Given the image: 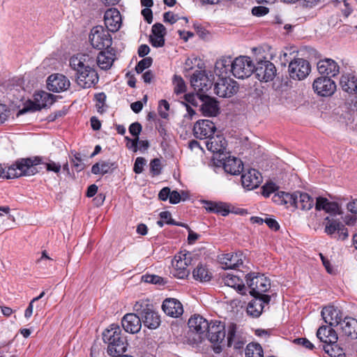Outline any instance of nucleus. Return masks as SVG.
<instances>
[{"instance_id":"1","label":"nucleus","mask_w":357,"mask_h":357,"mask_svg":"<svg viewBox=\"0 0 357 357\" xmlns=\"http://www.w3.org/2000/svg\"><path fill=\"white\" fill-rule=\"evenodd\" d=\"M94 65L95 59L87 54H77L70 59V66L75 71V81L80 87L89 89L98 82Z\"/></svg>"},{"instance_id":"2","label":"nucleus","mask_w":357,"mask_h":357,"mask_svg":"<svg viewBox=\"0 0 357 357\" xmlns=\"http://www.w3.org/2000/svg\"><path fill=\"white\" fill-rule=\"evenodd\" d=\"M102 339L108 344L107 352L113 357L124 354L127 350L128 342L118 325L112 324L102 333Z\"/></svg>"},{"instance_id":"3","label":"nucleus","mask_w":357,"mask_h":357,"mask_svg":"<svg viewBox=\"0 0 357 357\" xmlns=\"http://www.w3.org/2000/svg\"><path fill=\"white\" fill-rule=\"evenodd\" d=\"M41 162V158L36 157L32 158H22L10 166L5 176L7 178H15L22 176L34 175L37 172L36 165Z\"/></svg>"},{"instance_id":"4","label":"nucleus","mask_w":357,"mask_h":357,"mask_svg":"<svg viewBox=\"0 0 357 357\" xmlns=\"http://www.w3.org/2000/svg\"><path fill=\"white\" fill-rule=\"evenodd\" d=\"M134 310L140 315L142 324L150 329H155L160 324V316L154 310L153 305L148 300L136 302Z\"/></svg>"},{"instance_id":"5","label":"nucleus","mask_w":357,"mask_h":357,"mask_svg":"<svg viewBox=\"0 0 357 357\" xmlns=\"http://www.w3.org/2000/svg\"><path fill=\"white\" fill-rule=\"evenodd\" d=\"M227 333V326L220 321L210 323L207 330V337L212 344V349L215 354L222 352L225 347V339Z\"/></svg>"},{"instance_id":"6","label":"nucleus","mask_w":357,"mask_h":357,"mask_svg":"<svg viewBox=\"0 0 357 357\" xmlns=\"http://www.w3.org/2000/svg\"><path fill=\"white\" fill-rule=\"evenodd\" d=\"M246 283L250 289V294L253 297H259L265 295L271 288L270 280L263 274L250 273L246 275Z\"/></svg>"},{"instance_id":"7","label":"nucleus","mask_w":357,"mask_h":357,"mask_svg":"<svg viewBox=\"0 0 357 357\" xmlns=\"http://www.w3.org/2000/svg\"><path fill=\"white\" fill-rule=\"evenodd\" d=\"M190 332L195 335L192 337L194 344L201 343L207 337V330L210 323L199 314H194L188 322Z\"/></svg>"},{"instance_id":"8","label":"nucleus","mask_w":357,"mask_h":357,"mask_svg":"<svg viewBox=\"0 0 357 357\" xmlns=\"http://www.w3.org/2000/svg\"><path fill=\"white\" fill-rule=\"evenodd\" d=\"M109 32L108 29L100 25L93 27L89 37L92 47L100 50L110 47L112 38Z\"/></svg>"},{"instance_id":"9","label":"nucleus","mask_w":357,"mask_h":357,"mask_svg":"<svg viewBox=\"0 0 357 357\" xmlns=\"http://www.w3.org/2000/svg\"><path fill=\"white\" fill-rule=\"evenodd\" d=\"M254 68L255 65L249 56H240L231 61V73L237 79L249 77Z\"/></svg>"},{"instance_id":"10","label":"nucleus","mask_w":357,"mask_h":357,"mask_svg":"<svg viewBox=\"0 0 357 357\" xmlns=\"http://www.w3.org/2000/svg\"><path fill=\"white\" fill-rule=\"evenodd\" d=\"M226 335L227 347H233L235 350H241L243 348L246 339L243 331L236 324L228 323Z\"/></svg>"},{"instance_id":"11","label":"nucleus","mask_w":357,"mask_h":357,"mask_svg":"<svg viewBox=\"0 0 357 357\" xmlns=\"http://www.w3.org/2000/svg\"><path fill=\"white\" fill-rule=\"evenodd\" d=\"M238 89L237 82L229 77H219L214 84L215 93L222 98L231 97Z\"/></svg>"},{"instance_id":"12","label":"nucleus","mask_w":357,"mask_h":357,"mask_svg":"<svg viewBox=\"0 0 357 357\" xmlns=\"http://www.w3.org/2000/svg\"><path fill=\"white\" fill-rule=\"evenodd\" d=\"M310 70V63L301 58L295 59L289 65V76L294 79H305L309 75Z\"/></svg>"},{"instance_id":"13","label":"nucleus","mask_w":357,"mask_h":357,"mask_svg":"<svg viewBox=\"0 0 357 357\" xmlns=\"http://www.w3.org/2000/svg\"><path fill=\"white\" fill-rule=\"evenodd\" d=\"M256 77L261 82H269L273 79L276 73L274 64L267 60H260L255 66L254 72Z\"/></svg>"},{"instance_id":"14","label":"nucleus","mask_w":357,"mask_h":357,"mask_svg":"<svg viewBox=\"0 0 357 357\" xmlns=\"http://www.w3.org/2000/svg\"><path fill=\"white\" fill-rule=\"evenodd\" d=\"M190 84L195 91L205 93L212 86V81L204 70H196L190 77Z\"/></svg>"},{"instance_id":"15","label":"nucleus","mask_w":357,"mask_h":357,"mask_svg":"<svg viewBox=\"0 0 357 357\" xmlns=\"http://www.w3.org/2000/svg\"><path fill=\"white\" fill-rule=\"evenodd\" d=\"M70 86V82L69 79L62 74H52L47 79V89L54 93L66 91Z\"/></svg>"},{"instance_id":"16","label":"nucleus","mask_w":357,"mask_h":357,"mask_svg":"<svg viewBox=\"0 0 357 357\" xmlns=\"http://www.w3.org/2000/svg\"><path fill=\"white\" fill-rule=\"evenodd\" d=\"M313 89L321 96H329L335 91V83L328 77H318L314 81Z\"/></svg>"},{"instance_id":"17","label":"nucleus","mask_w":357,"mask_h":357,"mask_svg":"<svg viewBox=\"0 0 357 357\" xmlns=\"http://www.w3.org/2000/svg\"><path fill=\"white\" fill-rule=\"evenodd\" d=\"M216 130L214 123L209 120H199L193 128V133L196 138L208 139L214 135Z\"/></svg>"},{"instance_id":"18","label":"nucleus","mask_w":357,"mask_h":357,"mask_svg":"<svg viewBox=\"0 0 357 357\" xmlns=\"http://www.w3.org/2000/svg\"><path fill=\"white\" fill-rule=\"evenodd\" d=\"M262 182V176L255 169H249L241 176V183L248 190L257 188Z\"/></svg>"},{"instance_id":"19","label":"nucleus","mask_w":357,"mask_h":357,"mask_svg":"<svg viewBox=\"0 0 357 357\" xmlns=\"http://www.w3.org/2000/svg\"><path fill=\"white\" fill-rule=\"evenodd\" d=\"M137 312L128 313L121 319V325L123 329L130 333H138L142 328V319Z\"/></svg>"},{"instance_id":"20","label":"nucleus","mask_w":357,"mask_h":357,"mask_svg":"<svg viewBox=\"0 0 357 357\" xmlns=\"http://www.w3.org/2000/svg\"><path fill=\"white\" fill-rule=\"evenodd\" d=\"M104 22L106 29L111 32L117 31L121 25V16L116 8H109L105 13Z\"/></svg>"},{"instance_id":"21","label":"nucleus","mask_w":357,"mask_h":357,"mask_svg":"<svg viewBox=\"0 0 357 357\" xmlns=\"http://www.w3.org/2000/svg\"><path fill=\"white\" fill-rule=\"evenodd\" d=\"M255 299L251 301L247 307V312L253 317H258L261 314L264 307V304L268 305L271 301L268 295L254 297Z\"/></svg>"},{"instance_id":"22","label":"nucleus","mask_w":357,"mask_h":357,"mask_svg":"<svg viewBox=\"0 0 357 357\" xmlns=\"http://www.w3.org/2000/svg\"><path fill=\"white\" fill-rule=\"evenodd\" d=\"M164 312L172 317H178L183 313L181 303L176 298H166L162 305Z\"/></svg>"},{"instance_id":"23","label":"nucleus","mask_w":357,"mask_h":357,"mask_svg":"<svg viewBox=\"0 0 357 357\" xmlns=\"http://www.w3.org/2000/svg\"><path fill=\"white\" fill-rule=\"evenodd\" d=\"M317 70L321 75L326 77H335L340 72L338 64L331 59H325L317 63Z\"/></svg>"},{"instance_id":"24","label":"nucleus","mask_w":357,"mask_h":357,"mask_svg":"<svg viewBox=\"0 0 357 357\" xmlns=\"http://www.w3.org/2000/svg\"><path fill=\"white\" fill-rule=\"evenodd\" d=\"M200 100L202 101L201 111L204 116H215L219 112L218 102L208 96L200 95Z\"/></svg>"},{"instance_id":"25","label":"nucleus","mask_w":357,"mask_h":357,"mask_svg":"<svg viewBox=\"0 0 357 357\" xmlns=\"http://www.w3.org/2000/svg\"><path fill=\"white\" fill-rule=\"evenodd\" d=\"M321 314L324 321L331 326H337L342 321L340 310L333 306L324 307Z\"/></svg>"},{"instance_id":"26","label":"nucleus","mask_w":357,"mask_h":357,"mask_svg":"<svg viewBox=\"0 0 357 357\" xmlns=\"http://www.w3.org/2000/svg\"><path fill=\"white\" fill-rule=\"evenodd\" d=\"M221 264L224 269H236L243 264L241 253H227L220 258Z\"/></svg>"},{"instance_id":"27","label":"nucleus","mask_w":357,"mask_h":357,"mask_svg":"<svg viewBox=\"0 0 357 357\" xmlns=\"http://www.w3.org/2000/svg\"><path fill=\"white\" fill-rule=\"evenodd\" d=\"M206 146L213 153H222L226 150L227 142L222 135H212L206 141Z\"/></svg>"},{"instance_id":"28","label":"nucleus","mask_w":357,"mask_h":357,"mask_svg":"<svg viewBox=\"0 0 357 357\" xmlns=\"http://www.w3.org/2000/svg\"><path fill=\"white\" fill-rule=\"evenodd\" d=\"M297 191L294 193H288L283 191L278 192L273 197V201L278 204H284L289 206H295L298 204L296 201Z\"/></svg>"},{"instance_id":"29","label":"nucleus","mask_w":357,"mask_h":357,"mask_svg":"<svg viewBox=\"0 0 357 357\" xmlns=\"http://www.w3.org/2000/svg\"><path fill=\"white\" fill-rule=\"evenodd\" d=\"M342 333L351 339H357V319L345 317L340 324Z\"/></svg>"},{"instance_id":"30","label":"nucleus","mask_w":357,"mask_h":357,"mask_svg":"<svg viewBox=\"0 0 357 357\" xmlns=\"http://www.w3.org/2000/svg\"><path fill=\"white\" fill-rule=\"evenodd\" d=\"M340 84L343 91L349 93L357 94V77L355 75L352 73L342 75Z\"/></svg>"},{"instance_id":"31","label":"nucleus","mask_w":357,"mask_h":357,"mask_svg":"<svg viewBox=\"0 0 357 357\" xmlns=\"http://www.w3.org/2000/svg\"><path fill=\"white\" fill-rule=\"evenodd\" d=\"M317 337L325 344L328 343H335L338 339L335 330L326 326L319 327L317 332Z\"/></svg>"},{"instance_id":"32","label":"nucleus","mask_w":357,"mask_h":357,"mask_svg":"<svg viewBox=\"0 0 357 357\" xmlns=\"http://www.w3.org/2000/svg\"><path fill=\"white\" fill-rule=\"evenodd\" d=\"M223 169L227 173L236 175L243 171V165L240 159L229 157L223 162Z\"/></svg>"},{"instance_id":"33","label":"nucleus","mask_w":357,"mask_h":357,"mask_svg":"<svg viewBox=\"0 0 357 357\" xmlns=\"http://www.w3.org/2000/svg\"><path fill=\"white\" fill-rule=\"evenodd\" d=\"M223 281L225 285L236 289L239 294H245V284L239 276L228 273L223 277Z\"/></svg>"},{"instance_id":"34","label":"nucleus","mask_w":357,"mask_h":357,"mask_svg":"<svg viewBox=\"0 0 357 357\" xmlns=\"http://www.w3.org/2000/svg\"><path fill=\"white\" fill-rule=\"evenodd\" d=\"M34 100L40 109L52 105L55 102V96L42 91L34 94Z\"/></svg>"},{"instance_id":"35","label":"nucleus","mask_w":357,"mask_h":357,"mask_svg":"<svg viewBox=\"0 0 357 357\" xmlns=\"http://www.w3.org/2000/svg\"><path fill=\"white\" fill-rule=\"evenodd\" d=\"M204 204L205 209L208 212L220 213L223 216L229 213V206L226 203L204 201Z\"/></svg>"},{"instance_id":"36","label":"nucleus","mask_w":357,"mask_h":357,"mask_svg":"<svg viewBox=\"0 0 357 357\" xmlns=\"http://www.w3.org/2000/svg\"><path fill=\"white\" fill-rule=\"evenodd\" d=\"M296 201H298V204L295 205L294 208L303 211H308L314 206V199L306 192L297 191Z\"/></svg>"},{"instance_id":"37","label":"nucleus","mask_w":357,"mask_h":357,"mask_svg":"<svg viewBox=\"0 0 357 357\" xmlns=\"http://www.w3.org/2000/svg\"><path fill=\"white\" fill-rule=\"evenodd\" d=\"M231 56L222 57L218 60L215 65V72L219 77L227 75L229 72L231 73Z\"/></svg>"},{"instance_id":"38","label":"nucleus","mask_w":357,"mask_h":357,"mask_svg":"<svg viewBox=\"0 0 357 357\" xmlns=\"http://www.w3.org/2000/svg\"><path fill=\"white\" fill-rule=\"evenodd\" d=\"M193 278L200 282H208L212 277V274L208 268L202 264H199L192 272Z\"/></svg>"},{"instance_id":"39","label":"nucleus","mask_w":357,"mask_h":357,"mask_svg":"<svg viewBox=\"0 0 357 357\" xmlns=\"http://www.w3.org/2000/svg\"><path fill=\"white\" fill-rule=\"evenodd\" d=\"M114 59L112 55L108 54L105 52H100L96 59L98 66L102 70H107L111 68L113 64Z\"/></svg>"},{"instance_id":"40","label":"nucleus","mask_w":357,"mask_h":357,"mask_svg":"<svg viewBox=\"0 0 357 357\" xmlns=\"http://www.w3.org/2000/svg\"><path fill=\"white\" fill-rule=\"evenodd\" d=\"M191 261L192 257L190 253L180 252L174 257V260L172 262L173 268L188 267L191 264Z\"/></svg>"},{"instance_id":"41","label":"nucleus","mask_w":357,"mask_h":357,"mask_svg":"<svg viewBox=\"0 0 357 357\" xmlns=\"http://www.w3.org/2000/svg\"><path fill=\"white\" fill-rule=\"evenodd\" d=\"M245 357H264L263 349L258 343H249L245 350Z\"/></svg>"},{"instance_id":"42","label":"nucleus","mask_w":357,"mask_h":357,"mask_svg":"<svg viewBox=\"0 0 357 357\" xmlns=\"http://www.w3.org/2000/svg\"><path fill=\"white\" fill-rule=\"evenodd\" d=\"M323 347L326 353L331 357H345L343 349L337 344V342L324 344Z\"/></svg>"},{"instance_id":"43","label":"nucleus","mask_w":357,"mask_h":357,"mask_svg":"<svg viewBox=\"0 0 357 357\" xmlns=\"http://www.w3.org/2000/svg\"><path fill=\"white\" fill-rule=\"evenodd\" d=\"M113 163L101 161L94 164L91 167V172L94 174H105L108 173L112 167Z\"/></svg>"},{"instance_id":"44","label":"nucleus","mask_w":357,"mask_h":357,"mask_svg":"<svg viewBox=\"0 0 357 357\" xmlns=\"http://www.w3.org/2000/svg\"><path fill=\"white\" fill-rule=\"evenodd\" d=\"M325 220L326 221L325 231L328 234H333L335 231L337 232L342 222L337 220H334L333 218L330 219L329 217L326 218Z\"/></svg>"},{"instance_id":"45","label":"nucleus","mask_w":357,"mask_h":357,"mask_svg":"<svg viewBox=\"0 0 357 357\" xmlns=\"http://www.w3.org/2000/svg\"><path fill=\"white\" fill-rule=\"evenodd\" d=\"M174 93L176 94L183 93L186 91V86L184 80L181 76L174 75L173 78Z\"/></svg>"},{"instance_id":"46","label":"nucleus","mask_w":357,"mask_h":357,"mask_svg":"<svg viewBox=\"0 0 357 357\" xmlns=\"http://www.w3.org/2000/svg\"><path fill=\"white\" fill-rule=\"evenodd\" d=\"M95 100L96 101V107L98 112L102 114L105 111L106 95L103 92L97 93L95 95Z\"/></svg>"},{"instance_id":"47","label":"nucleus","mask_w":357,"mask_h":357,"mask_svg":"<svg viewBox=\"0 0 357 357\" xmlns=\"http://www.w3.org/2000/svg\"><path fill=\"white\" fill-rule=\"evenodd\" d=\"M152 61L153 60L151 57L144 58L137 64L135 67L136 72L138 74L142 73L145 69L148 68L151 66Z\"/></svg>"},{"instance_id":"48","label":"nucleus","mask_w":357,"mask_h":357,"mask_svg":"<svg viewBox=\"0 0 357 357\" xmlns=\"http://www.w3.org/2000/svg\"><path fill=\"white\" fill-rule=\"evenodd\" d=\"M172 273L177 278L184 279L189 275L190 269L188 267L173 268Z\"/></svg>"},{"instance_id":"49","label":"nucleus","mask_w":357,"mask_h":357,"mask_svg":"<svg viewBox=\"0 0 357 357\" xmlns=\"http://www.w3.org/2000/svg\"><path fill=\"white\" fill-rule=\"evenodd\" d=\"M142 280L147 283L155 284H164L165 283L162 278L155 275H144L142 276Z\"/></svg>"},{"instance_id":"50","label":"nucleus","mask_w":357,"mask_h":357,"mask_svg":"<svg viewBox=\"0 0 357 357\" xmlns=\"http://www.w3.org/2000/svg\"><path fill=\"white\" fill-rule=\"evenodd\" d=\"M150 172L153 176H157L161 173V162L159 158H154L151 161Z\"/></svg>"},{"instance_id":"51","label":"nucleus","mask_w":357,"mask_h":357,"mask_svg":"<svg viewBox=\"0 0 357 357\" xmlns=\"http://www.w3.org/2000/svg\"><path fill=\"white\" fill-rule=\"evenodd\" d=\"M169 109V104L165 100H161L159 102L158 112L160 116L163 119L168 117L167 111Z\"/></svg>"},{"instance_id":"52","label":"nucleus","mask_w":357,"mask_h":357,"mask_svg":"<svg viewBox=\"0 0 357 357\" xmlns=\"http://www.w3.org/2000/svg\"><path fill=\"white\" fill-rule=\"evenodd\" d=\"M146 160L142 157H137L135 160L133 171L136 174H141L144 170V166L146 165Z\"/></svg>"},{"instance_id":"53","label":"nucleus","mask_w":357,"mask_h":357,"mask_svg":"<svg viewBox=\"0 0 357 357\" xmlns=\"http://www.w3.org/2000/svg\"><path fill=\"white\" fill-rule=\"evenodd\" d=\"M278 190L277 185L273 183H268L262 187V195L268 197L271 193L275 192Z\"/></svg>"},{"instance_id":"54","label":"nucleus","mask_w":357,"mask_h":357,"mask_svg":"<svg viewBox=\"0 0 357 357\" xmlns=\"http://www.w3.org/2000/svg\"><path fill=\"white\" fill-rule=\"evenodd\" d=\"M152 33L154 36H162L165 37L166 34V29L163 24L156 23L152 26Z\"/></svg>"},{"instance_id":"55","label":"nucleus","mask_w":357,"mask_h":357,"mask_svg":"<svg viewBox=\"0 0 357 357\" xmlns=\"http://www.w3.org/2000/svg\"><path fill=\"white\" fill-rule=\"evenodd\" d=\"M142 125L138 122L132 123L129 126V132L134 137H139V135L142 132Z\"/></svg>"},{"instance_id":"56","label":"nucleus","mask_w":357,"mask_h":357,"mask_svg":"<svg viewBox=\"0 0 357 357\" xmlns=\"http://www.w3.org/2000/svg\"><path fill=\"white\" fill-rule=\"evenodd\" d=\"M150 40L151 45L155 47H160L165 45V37L162 36H151Z\"/></svg>"},{"instance_id":"57","label":"nucleus","mask_w":357,"mask_h":357,"mask_svg":"<svg viewBox=\"0 0 357 357\" xmlns=\"http://www.w3.org/2000/svg\"><path fill=\"white\" fill-rule=\"evenodd\" d=\"M324 211L327 213L335 214L339 211V206L335 202H331L327 199Z\"/></svg>"},{"instance_id":"58","label":"nucleus","mask_w":357,"mask_h":357,"mask_svg":"<svg viewBox=\"0 0 357 357\" xmlns=\"http://www.w3.org/2000/svg\"><path fill=\"white\" fill-rule=\"evenodd\" d=\"M10 114L8 110L5 105L0 104V124L3 123L8 119Z\"/></svg>"},{"instance_id":"59","label":"nucleus","mask_w":357,"mask_h":357,"mask_svg":"<svg viewBox=\"0 0 357 357\" xmlns=\"http://www.w3.org/2000/svg\"><path fill=\"white\" fill-rule=\"evenodd\" d=\"M268 13V8L264 6H255L252 9V13L255 16H263Z\"/></svg>"},{"instance_id":"60","label":"nucleus","mask_w":357,"mask_h":357,"mask_svg":"<svg viewBox=\"0 0 357 357\" xmlns=\"http://www.w3.org/2000/svg\"><path fill=\"white\" fill-rule=\"evenodd\" d=\"M200 95L198 92L195 95L194 93H187L184 96V99L186 102L191 104L193 106L197 105V96L200 97Z\"/></svg>"},{"instance_id":"61","label":"nucleus","mask_w":357,"mask_h":357,"mask_svg":"<svg viewBox=\"0 0 357 357\" xmlns=\"http://www.w3.org/2000/svg\"><path fill=\"white\" fill-rule=\"evenodd\" d=\"M74 159L73 162L74 163V166L76 167L77 171H81L84 169V164L82 162V159L80 153H75L74 155Z\"/></svg>"},{"instance_id":"62","label":"nucleus","mask_w":357,"mask_h":357,"mask_svg":"<svg viewBox=\"0 0 357 357\" xmlns=\"http://www.w3.org/2000/svg\"><path fill=\"white\" fill-rule=\"evenodd\" d=\"M46 169L47 171L54 172L59 173L61 170V165L59 163H56L54 161L50 160L49 162L45 164Z\"/></svg>"},{"instance_id":"63","label":"nucleus","mask_w":357,"mask_h":357,"mask_svg":"<svg viewBox=\"0 0 357 357\" xmlns=\"http://www.w3.org/2000/svg\"><path fill=\"white\" fill-rule=\"evenodd\" d=\"M163 17L165 22H169L170 24H174L178 19L177 15H174L169 11L165 13Z\"/></svg>"},{"instance_id":"64","label":"nucleus","mask_w":357,"mask_h":357,"mask_svg":"<svg viewBox=\"0 0 357 357\" xmlns=\"http://www.w3.org/2000/svg\"><path fill=\"white\" fill-rule=\"evenodd\" d=\"M326 202H327L326 198H324V197H317L316 203H315V209L317 211H321V210L324 211V209L326 208Z\"/></svg>"}]
</instances>
